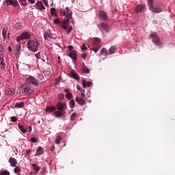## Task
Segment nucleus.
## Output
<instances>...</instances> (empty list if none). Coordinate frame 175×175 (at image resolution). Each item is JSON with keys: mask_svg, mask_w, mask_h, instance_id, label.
Instances as JSON below:
<instances>
[{"mask_svg": "<svg viewBox=\"0 0 175 175\" xmlns=\"http://www.w3.org/2000/svg\"><path fill=\"white\" fill-rule=\"evenodd\" d=\"M44 151H43V148L42 146H39L36 150V154H34V157H40V155L43 154Z\"/></svg>", "mask_w": 175, "mask_h": 175, "instance_id": "16", "label": "nucleus"}, {"mask_svg": "<svg viewBox=\"0 0 175 175\" xmlns=\"http://www.w3.org/2000/svg\"><path fill=\"white\" fill-rule=\"evenodd\" d=\"M18 126L22 133H27V128L24 125L18 124Z\"/></svg>", "mask_w": 175, "mask_h": 175, "instance_id": "24", "label": "nucleus"}, {"mask_svg": "<svg viewBox=\"0 0 175 175\" xmlns=\"http://www.w3.org/2000/svg\"><path fill=\"white\" fill-rule=\"evenodd\" d=\"M149 8L152 13H162L163 12L162 8L159 5H150Z\"/></svg>", "mask_w": 175, "mask_h": 175, "instance_id": "9", "label": "nucleus"}, {"mask_svg": "<svg viewBox=\"0 0 175 175\" xmlns=\"http://www.w3.org/2000/svg\"><path fill=\"white\" fill-rule=\"evenodd\" d=\"M26 46L29 51H31V53H36V51H38L40 48V43H39L38 39L34 38L33 40H28Z\"/></svg>", "mask_w": 175, "mask_h": 175, "instance_id": "2", "label": "nucleus"}, {"mask_svg": "<svg viewBox=\"0 0 175 175\" xmlns=\"http://www.w3.org/2000/svg\"><path fill=\"white\" fill-rule=\"evenodd\" d=\"M80 92H81V96H85V90H84V89H82V90H80Z\"/></svg>", "mask_w": 175, "mask_h": 175, "instance_id": "48", "label": "nucleus"}, {"mask_svg": "<svg viewBox=\"0 0 175 175\" xmlns=\"http://www.w3.org/2000/svg\"><path fill=\"white\" fill-rule=\"evenodd\" d=\"M100 29H103V31H106L107 29V24L105 23H102L99 25Z\"/></svg>", "mask_w": 175, "mask_h": 175, "instance_id": "26", "label": "nucleus"}, {"mask_svg": "<svg viewBox=\"0 0 175 175\" xmlns=\"http://www.w3.org/2000/svg\"><path fill=\"white\" fill-rule=\"evenodd\" d=\"M54 150H55V146H54V144H52L51 147V151H54Z\"/></svg>", "mask_w": 175, "mask_h": 175, "instance_id": "58", "label": "nucleus"}, {"mask_svg": "<svg viewBox=\"0 0 175 175\" xmlns=\"http://www.w3.org/2000/svg\"><path fill=\"white\" fill-rule=\"evenodd\" d=\"M21 50V45H19V44H16V51L17 52L20 51Z\"/></svg>", "mask_w": 175, "mask_h": 175, "instance_id": "46", "label": "nucleus"}, {"mask_svg": "<svg viewBox=\"0 0 175 175\" xmlns=\"http://www.w3.org/2000/svg\"><path fill=\"white\" fill-rule=\"evenodd\" d=\"M75 100H71L69 102V106H70V109H73L75 107Z\"/></svg>", "mask_w": 175, "mask_h": 175, "instance_id": "36", "label": "nucleus"}, {"mask_svg": "<svg viewBox=\"0 0 175 175\" xmlns=\"http://www.w3.org/2000/svg\"><path fill=\"white\" fill-rule=\"evenodd\" d=\"M72 29H73V27L72 26L70 27L67 31V35H69V33H70V32L72 31Z\"/></svg>", "mask_w": 175, "mask_h": 175, "instance_id": "49", "label": "nucleus"}, {"mask_svg": "<svg viewBox=\"0 0 175 175\" xmlns=\"http://www.w3.org/2000/svg\"><path fill=\"white\" fill-rule=\"evenodd\" d=\"M77 51H72L70 52L68 55V57H70V59H72L73 62L77 59Z\"/></svg>", "mask_w": 175, "mask_h": 175, "instance_id": "11", "label": "nucleus"}, {"mask_svg": "<svg viewBox=\"0 0 175 175\" xmlns=\"http://www.w3.org/2000/svg\"><path fill=\"white\" fill-rule=\"evenodd\" d=\"M20 3H22L23 2H27V0H18Z\"/></svg>", "mask_w": 175, "mask_h": 175, "instance_id": "64", "label": "nucleus"}, {"mask_svg": "<svg viewBox=\"0 0 175 175\" xmlns=\"http://www.w3.org/2000/svg\"><path fill=\"white\" fill-rule=\"evenodd\" d=\"M81 57H82L83 59H85V58H87V53H83L81 55Z\"/></svg>", "mask_w": 175, "mask_h": 175, "instance_id": "54", "label": "nucleus"}, {"mask_svg": "<svg viewBox=\"0 0 175 175\" xmlns=\"http://www.w3.org/2000/svg\"><path fill=\"white\" fill-rule=\"evenodd\" d=\"M7 6H13V8H18L20 4L17 0H5Z\"/></svg>", "mask_w": 175, "mask_h": 175, "instance_id": "8", "label": "nucleus"}, {"mask_svg": "<svg viewBox=\"0 0 175 175\" xmlns=\"http://www.w3.org/2000/svg\"><path fill=\"white\" fill-rule=\"evenodd\" d=\"M36 5L37 6V9H38V10H40V12H42V10H44L46 9L44 5H43V3H42V1H38L36 3Z\"/></svg>", "mask_w": 175, "mask_h": 175, "instance_id": "18", "label": "nucleus"}, {"mask_svg": "<svg viewBox=\"0 0 175 175\" xmlns=\"http://www.w3.org/2000/svg\"><path fill=\"white\" fill-rule=\"evenodd\" d=\"M100 55H107V49L103 48L100 51Z\"/></svg>", "mask_w": 175, "mask_h": 175, "instance_id": "29", "label": "nucleus"}, {"mask_svg": "<svg viewBox=\"0 0 175 175\" xmlns=\"http://www.w3.org/2000/svg\"><path fill=\"white\" fill-rule=\"evenodd\" d=\"M148 2V5L149 6V8L150 6H152V5L154 4V0H147Z\"/></svg>", "mask_w": 175, "mask_h": 175, "instance_id": "42", "label": "nucleus"}, {"mask_svg": "<svg viewBox=\"0 0 175 175\" xmlns=\"http://www.w3.org/2000/svg\"><path fill=\"white\" fill-rule=\"evenodd\" d=\"M35 57L36 58H37V59H40V58H42V57L40 56V52L36 53Z\"/></svg>", "mask_w": 175, "mask_h": 175, "instance_id": "45", "label": "nucleus"}, {"mask_svg": "<svg viewBox=\"0 0 175 175\" xmlns=\"http://www.w3.org/2000/svg\"><path fill=\"white\" fill-rule=\"evenodd\" d=\"M99 49H100V39H99L98 38H96L93 41L92 48L90 49V50L92 51L97 53L98 51H99Z\"/></svg>", "mask_w": 175, "mask_h": 175, "instance_id": "5", "label": "nucleus"}, {"mask_svg": "<svg viewBox=\"0 0 175 175\" xmlns=\"http://www.w3.org/2000/svg\"><path fill=\"white\" fill-rule=\"evenodd\" d=\"M44 38L46 40H50L51 39H53V33H51V31L48 30L45 31L44 33Z\"/></svg>", "mask_w": 175, "mask_h": 175, "instance_id": "13", "label": "nucleus"}, {"mask_svg": "<svg viewBox=\"0 0 175 175\" xmlns=\"http://www.w3.org/2000/svg\"><path fill=\"white\" fill-rule=\"evenodd\" d=\"M44 75L45 76H50V75H51V70L50 68H48L44 70Z\"/></svg>", "mask_w": 175, "mask_h": 175, "instance_id": "27", "label": "nucleus"}, {"mask_svg": "<svg viewBox=\"0 0 175 175\" xmlns=\"http://www.w3.org/2000/svg\"><path fill=\"white\" fill-rule=\"evenodd\" d=\"M142 12H144V5H138L135 8V13H142Z\"/></svg>", "mask_w": 175, "mask_h": 175, "instance_id": "19", "label": "nucleus"}, {"mask_svg": "<svg viewBox=\"0 0 175 175\" xmlns=\"http://www.w3.org/2000/svg\"><path fill=\"white\" fill-rule=\"evenodd\" d=\"M3 51V46L2 44H0V53H2Z\"/></svg>", "mask_w": 175, "mask_h": 175, "instance_id": "60", "label": "nucleus"}, {"mask_svg": "<svg viewBox=\"0 0 175 175\" xmlns=\"http://www.w3.org/2000/svg\"><path fill=\"white\" fill-rule=\"evenodd\" d=\"M8 162L12 167H16V166L17 165V159L13 157H10L8 160Z\"/></svg>", "mask_w": 175, "mask_h": 175, "instance_id": "15", "label": "nucleus"}, {"mask_svg": "<svg viewBox=\"0 0 175 175\" xmlns=\"http://www.w3.org/2000/svg\"><path fill=\"white\" fill-rule=\"evenodd\" d=\"M77 89L78 90V91H81L83 90V88H81V87L79 85H77Z\"/></svg>", "mask_w": 175, "mask_h": 175, "instance_id": "59", "label": "nucleus"}, {"mask_svg": "<svg viewBox=\"0 0 175 175\" xmlns=\"http://www.w3.org/2000/svg\"><path fill=\"white\" fill-rule=\"evenodd\" d=\"M58 98H59V99L62 100V99L64 98V94L60 93V94L58 95Z\"/></svg>", "mask_w": 175, "mask_h": 175, "instance_id": "50", "label": "nucleus"}, {"mask_svg": "<svg viewBox=\"0 0 175 175\" xmlns=\"http://www.w3.org/2000/svg\"><path fill=\"white\" fill-rule=\"evenodd\" d=\"M27 84H31V85H34L35 87H38L39 85V82L38 81V79L35 78V77L29 76L26 78V81Z\"/></svg>", "mask_w": 175, "mask_h": 175, "instance_id": "6", "label": "nucleus"}, {"mask_svg": "<svg viewBox=\"0 0 175 175\" xmlns=\"http://www.w3.org/2000/svg\"><path fill=\"white\" fill-rule=\"evenodd\" d=\"M98 18L103 21H106L108 18L107 14L105 11H100L98 12Z\"/></svg>", "mask_w": 175, "mask_h": 175, "instance_id": "10", "label": "nucleus"}, {"mask_svg": "<svg viewBox=\"0 0 175 175\" xmlns=\"http://www.w3.org/2000/svg\"><path fill=\"white\" fill-rule=\"evenodd\" d=\"M24 106V102H20V103H16L15 104V107H17L18 109H21Z\"/></svg>", "mask_w": 175, "mask_h": 175, "instance_id": "28", "label": "nucleus"}, {"mask_svg": "<svg viewBox=\"0 0 175 175\" xmlns=\"http://www.w3.org/2000/svg\"><path fill=\"white\" fill-rule=\"evenodd\" d=\"M76 113H73L71 116H70V121H74V120L76 118Z\"/></svg>", "mask_w": 175, "mask_h": 175, "instance_id": "44", "label": "nucleus"}, {"mask_svg": "<svg viewBox=\"0 0 175 175\" xmlns=\"http://www.w3.org/2000/svg\"><path fill=\"white\" fill-rule=\"evenodd\" d=\"M5 66H6V64L3 59V53H0V69H5Z\"/></svg>", "mask_w": 175, "mask_h": 175, "instance_id": "14", "label": "nucleus"}, {"mask_svg": "<svg viewBox=\"0 0 175 175\" xmlns=\"http://www.w3.org/2000/svg\"><path fill=\"white\" fill-rule=\"evenodd\" d=\"M14 173H20L21 172V170L20 169V167L15 166V168L14 169Z\"/></svg>", "mask_w": 175, "mask_h": 175, "instance_id": "40", "label": "nucleus"}, {"mask_svg": "<svg viewBox=\"0 0 175 175\" xmlns=\"http://www.w3.org/2000/svg\"><path fill=\"white\" fill-rule=\"evenodd\" d=\"M88 49V48H87V46H85V45L84 44V43L83 44V46H82V47H81V50L83 51H84V50H87Z\"/></svg>", "mask_w": 175, "mask_h": 175, "instance_id": "51", "label": "nucleus"}, {"mask_svg": "<svg viewBox=\"0 0 175 175\" xmlns=\"http://www.w3.org/2000/svg\"><path fill=\"white\" fill-rule=\"evenodd\" d=\"M72 93H70V92H68V93H66V99H68V100H70L72 99Z\"/></svg>", "mask_w": 175, "mask_h": 175, "instance_id": "37", "label": "nucleus"}, {"mask_svg": "<svg viewBox=\"0 0 175 175\" xmlns=\"http://www.w3.org/2000/svg\"><path fill=\"white\" fill-rule=\"evenodd\" d=\"M37 78H38L39 80H43L44 76L42 75V73H38V74H37Z\"/></svg>", "mask_w": 175, "mask_h": 175, "instance_id": "41", "label": "nucleus"}, {"mask_svg": "<svg viewBox=\"0 0 175 175\" xmlns=\"http://www.w3.org/2000/svg\"><path fill=\"white\" fill-rule=\"evenodd\" d=\"M55 107H49L46 108V111H49L50 113H51V111H55Z\"/></svg>", "mask_w": 175, "mask_h": 175, "instance_id": "38", "label": "nucleus"}, {"mask_svg": "<svg viewBox=\"0 0 175 175\" xmlns=\"http://www.w3.org/2000/svg\"><path fill=\"white\" fill-rule=\"evenodd\" d=\"M45 6L49 5V1L47 0H42Z\"/></svg>", "mask_w": 175, "mask_h": 175, "instance_id": "52", "label": "nucleus"}, {"mask_svg": "<svg viewBox=\"0 0 175 175\" xmlns=\"http://www.w3.org/2000/svg\"><path fill=\"white\" fill-rule=\"evenodd\" d=\"M28 2H30V3H31V5H33V3H35V0H27Z\"/></svg>", "mask_w": 175, "mask_h": 175, "instance_id": "61", "label": "nucleus"}, {"mask_svg": "<svg viewBox=\"0 0 175 175\" xmlns=\"http://www.w3.org/2000/svg\"><path fill=\"white\" fill-rule=\"evenodd\" d=\"M21 6H28V3L27 1H25V3H21Z\"/></svg>", "mask_w": 175, "mask_h": 175, "instance_id": "53", "label": "nucleus"}, {"mask_svg": "<svg viewBox=\"0 0 175 175\" xmlns=\"http://www.w3.org/2000/svg\"><path fill=\"white\" fill-rule=\"evenodd\" d=\"M53 22L55 23V24H59V19L57 18L53 20Z\"/></svg>", "mask_w": 175, "mask_h": 175, "instance_id": "55", "label": "nucleus"}, {"mask_svg": "<svg viewBox=\"0 0 175 175\" xmlns=\"http://www.w3.org/2000/svg\"><path fill=\"white\" fill-rule=\"evenodd\" d=\"M82 70L83 73H90V68H88V67H87L86 66H83L82 67Z\"/></svg>", "mask_w": 175, "mask_h": 175, "instance_id": "30", "label": "nucleus"}, {"mask_svg": "<svg viewBox=\"0 0 175 175\" xmlns=\"http://www.w3.org/2000/svg\"><path fill=\"white\" fill-rule=\"evenodd\" d=\"M11 121H12V122H16V121H17V117L12 116L11 117Z\"/></svg>", "mask_w": 175, "mask_h": 175, "instance_id": "47", "label": "nucleus"}, {"mask_svg": "<svg viewBox=\"0 0 175 175\" xmlns=\"http://www.w3.org/2000/svg\"><path fill=\"white\" fill-rule=\"evenodd\" d=\"M32 167H34V171L35 172H39L40 170V167L38 166L36 164L33 163L31 164Z\"/></svg>", "mask_w": 175, "mask_h": 175, "instance_id": "33", "label": "nucleus"}, {"mask_svg": "<svg viewBox=\"0 0 175 175\" xmlns=\"http://www.w3.org/2000/svg\"><path fill=\"white\" fill-rule=\"evenodd\" d=\"M62 116L64 115L62 114V112L61 111H55V117L59 118L62 117Z\"/></svg>", "mask_w": 175, "mask_h": 175, "instance_id": "32", "label": "nucleus"}, {"mask_svg": "<svg viewBox=\"0 0 175 175\" xmlns=\"http://www.w3.org/2000/svg\"><path fill=\"white\" fill-rule=\"evenodd\" d=\"M61 16H65L64 21L63 22V28L64 29H68V25H69V20L72 18V10L69 8V7H66V10H60Z\"/></svg>", "mask_w": 175, "mask_h": 175, "instance_id": "1", "label": "nucleus"}, {"mask_svg": "<svg viewBox=\"0 0 175 175\" xmlns=\"http://www.w3.org/2000/svg\"><path fill=\"white\" fill-rule=\"evenodd\" d=\"M116 50H117V46L116 45H113L109 48V54H114Z\"/></svg>", "mask_w": 175, "mask_h": 175, "instance_id": "25", "label": "nucleus"}, {"mask_svg": "<svg viewBox=\"0 0 175 175\" xmlns=\"http://www.w3.org/2000/svg\"><path fill=\"white\" fill-rule=\"evenodd\" d=\"M92 85V81L86 82L85 80H83L82 81V86L83 87V88H86L87 87H91Z\"/></svg>", "mask_w": 175, "mask_h": 175, "instance_id": "21", "label": "nucleus"}, {"mask_svg": "<svg viewBox=\"0 0 175 175\" xmlns=\"http://www.w3.org/2000/svg\"><path fill=\"white\" fill-rule=\"evenodd\" d=\"M72 78L75 79V80H77V81H79V80L80 79V77H79V75L76 74V73H73L72 74Z\"/></svg>", "mask_w": 175, "mask_h": 175, "instance_id": "34", "label": "nucleus"}, {"mask_svg": "<svg viewBox=\"0 0 175 175\" xmlns=\"http://www.w3.org/2000/svg\"><path fill=\"white\" fill-rule=\"evenodd\" d=\"M75 99L76 102H77L79 105H81V106H83V105H85V100H84L83 98H79L78 96H77Z\"/></svg>", "mask_w": 175, "mask_h": 175, "instance_id": "20", "label": "nucleus"}, {"mask_svg": "<svg viewBox=\"0 0 175 175\" xmlns=\"http://www.w3.org/2000/svg\"><path fill=\"white\" fill-rule=\"evenodd\" d=\"M59 83H61V77H59L55 79L56 85H58V84H59Z\"/></svg>", "mask_w": 175, "mask_h": 175, "instance_id": "43", "label": "nucleus"}, {"mask_svg": "<svg viewBox=\"0 0 175 175\" xmlns=\"http://www.w3.org/2000/svg\"><path fill=\"white\" fill-rule=\"evenodd\" d=\"M29 38H31V33L27 31H24L19 36L16 37V40L20 42V40L29 39Z\"/></svg>", "mask_w": 175, "mask_h": 175, "instance_id": "7", "label": "nucleus"}, {"mask_svg": "<svg viewBox=\"0 0 175 175\" xmlns=\"http://www.w3.org/2000/svg\"><path fill=\"white\" fill-rule=\"evenodd\" d=\"M150 38H151L152 42L155 46L158 47H162V42H161V40L159 39V36L158 33L154 32L150 34Z\"/></svg>", "mask_w": 175, "mask_h": 175, "instance_id": "4", "label": "nucleus"}, {"mask_svg": "<svg viewBox=\"0 0 175 175\" xmlns=\"http://www.w3.org/2000/svg\"><path fill=\"white\" fill-rule=\"evenodd\" d=\"M62 140V137L59 135H58L57 137H56V139L55 141V143L56 144H61V141Z\"/></svg>", "mask_w": 175, "mask_h": 175, "instance_id": "31", "label": "nucleus"}, {"mask_svg": "<svg viewBox=\"0 0 175 175\" xmlns=\"http://www.w3.org/2000/svg\"><path fill=\"white\" fill-rule=\"evenodd\" d=\"M30 142L31 143H38L39 142V137L36 135H33V137L31 138Z\"/></svg>", "mask_w": 175, "mask_h": 175, "instance_id": "23", "label": "nucleus"}, {"mask_svg": "<svg viewBox=\"0 0 175 175\" xmlns=\"http://www.w3.org/2000/svg\"><path fill=\"white\" fill-rule=\"evenodd\" d=\"M56 107L59 111H64L65 110V107H66V103H58L56 105Z\"/></svg>", "mask_w": 175, "mask_h": 175, "instance_id": "12", "label": "nucleus"}, {"mask_svg": "<svg viewBox=\"0 0 175 175\" xmlns=\"http://www.w3.org/2000/svg\"><path fill=\"white\" fill-rule=\"evenodd\" d=\"M68 50H69L70 51H72L73 50V46L69 45V46H68Z\"/></svg>", "mask_w": 175, "mask_h": 175, "instance_id": "56", "label": "nucleus"}, {"mask_svg": "<svg viewBox=\"0 0 175 175\" xmlns=\"http://www.w3.org/2000/svg\"><path fill=\"white\" fill-rule=\"evenodd\" d=\"M19 90L21 94H25V95H31L33 92L32 85L30 83H27V82L21 86Z\"/></svg>", "mask_w": 175, "mask_h": 175, "instance_id": "3", "label": "nucleus"}, {"mask_svg": "<svg viewBox=\"0 0 175 175\" xmlns=\"http://www.w3.org/2000/svg\"><path fill=\"white\" fill-rule=\"evenodd\" d=\"M5 94L8 96L10 95L12 96V95H14V90L10 88H7L5 90Z\"/></svg>", "mask_w": 175, "mask_h": 175, "instance_id": "17", "label": "nucleus"}, {"mask_svg": "<svg viewBox=\"0 0 175 175\" xmlns=\"http://www.w3.org/2000/svg\"><path fill=\"white\" fill-rule=\"evenodd\" d=\"M51 16H57V11H55V8L51 9Z\"/></svg>", "mask_w": 175, "mask_h": 175, "instance_id": "39", "label": "nucleus"}, {"mask_svg": "<svg viewBox=\"0 0 175 175\" xmlns=\"http://www.w3.org/2000/svg\"><path fill=\"white\" fill-rule=\"evenodd\" d=\"M29 132H32V126H29Z\"/></svg>", "mask_w": 175, "mask_h": 175, "instance_id": "63", "label": "nucleus"}, {"mask_svg": "<svg viewBox=\"0 0 175 175\" xmlns=\"http://www.w3.org/2000/svg\"><path fill=\"white\" fill-rule=\"evenodd\" d=\"M31 149L27 150L26 151L25 155H29V154H31Z\"/></svg>", "mask_w": 175, "mask_h": 175, "instance_id": "57", "label": "nucleus"}, {"mask_svg": "<svg viewBox=\"0 0 175 175\" xmlns=\"http://www.w3.org/2000/svg\"><path fill=\"white\" fill-rule=\"evenodd\" d=\"M69 91H70V90L68 89V88H66L64 89V92H69Z\"/></svg>", "mask_w": 175, "mask_h": 175, "instance_id": "62", "label": "nucleus"}, {"mask_svg": "<svg viewBox=\"0 0 175 175\" xmlns=\"http://www.w3.org/2000/svg\"><path fill=\"white\" fill-rule=\"evenodd\" d=\"M7 33H8V27L6 26H4L3 27V31H2V36L4 39V40H5V39H6Z\"/></svg>", "mask_w": 175, "mask_h": 175, "instance_id": "22", "label": "nucleus"}, {"mask_svg": "<svg viewBox=\"0 0 175 175\" xmlns=\"http://www.w3.org/2000/svg\"><path fill=\"white\" fill-rule=\"evenodd\" d=\"M0 175H10V172L8 170H5L0 172Z\"/></svg>", "mask_w": 175, "mask_h": 175, "instance_id": "35", "label": "nucleus"}]
</instances>
